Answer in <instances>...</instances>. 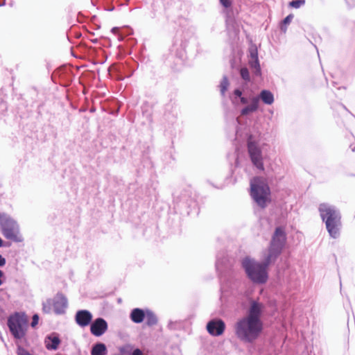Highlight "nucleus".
<instances>
[{
    "mask_svg": "<svg viewBox=\"0 0 355 355\" xmlns=\"http://www.w3.org/2000/svg\"><path fill=\"white\" fill-rule=\"evenodd\" d=\"M286 242V234L283 227L279 226L275 230L268 248L263 252L262 260L257 261L248 256L241 261L246 277L252 283L263 284L268 279V267L275 263L282 253Z\"/></svg>",
    "mask_w": 355,
    "mask_h": 355,
    "instance_id": "nucleus-1",
    "label": "nucleus"
},
{
    "mask_svg": "<svg viewBox=\"0 0 355 355\" xmlns=\"http://www.w3.org/2000/svg\"><path fill=\"white\" fill-rule=\"evenodd\" d=\"M264 304L258 300L250 301L246 314L239 318L233 326L236 338L244 344H253L261 336L264 324L262 315Z\"/></svg>",
    "mask_w": 355,
    "mask_h": 355,
    "instance_id": "nucleus-2",
    "label": "nucleus"
},
{
    "mask_svg": "<svg viewBox=\"0 0 355 355\" xmlns=\"http://www.w3.org/2000/svg\"><path fill=\"white\" fill-rule=\"evenodd\" d=\"M318 211L329 236L338 239L340 236L342 228V216L340 210L333 205L323 202L319 205Z\"/></svg>",
    "mask_w": 355,
    "mask_h": 355,
    "instance_id": "nucleus-3",
    "label": "nucleus"
},
{
    "mask_svg": "<svg viewBox=\"0 0 355 355\" xmlns=\"http://www.w3.org/2000/svg\"><path fill=\"white\" fill-rule=\"evenodd\" d=\"M261 132L259 130H255L253 128V131H249L247 133V149L253 166L259 171H264L263 159L262 154V149L260 146Z\"/></svg>",
    "mask_w": 355,
    "mask_h": 355,
    "instance_id": "nucleus-4",
    "label": "nucleus"
},
{
    "mask_svg": "<svg viewBox=\"0 0 355 355\" xmlns=\"http://www.w3.org/2000/svg\"><path fill=\"white\" fill-rule=\"evenodd\" d=\"M7 326L10 334L15 340L24 339L28 329V318L24 311H15L7 319Z\"/></svg>",
    "mask_w": 355,
    "mask_h": 355,
    "instance_id": "nucleus-5",
    "label": "nucleus"
},
{
    "mask_svg": "<svg viewBox=\"0 0 355 355\" xmlns=\"http://www.w3.org/2000/svg\"><path fill=\"white\" fill-rule=\"evenodd\" d=\"M0 228L6 239L15 243H21L24 241L17 222L9 214L0 213Z\"/></svg>",
    "mask_w": 355,
    "mask_h": 355,
    "instance_id": "nucleus-6",
    "label": "nucleus"
},
{
    "mask_svg": "<svg viewBox=\"0 0 355 355\" xmlns=\"http://www.w3.org/2000/svg\"><path fill=\"white\" fill-rule=\"evenodd\" d=\"M260 101L266 105H271L274 102V95L270 90H261L258 96L254 95L251 103L240 110V116H247L256 112L259 109Z\"/></svg>",
    "mask_w": 355,
    "mask_h": 355,
    "instance_id": "nucleus-7",
    "label": "nucleus"
},
{
    "mask_svg": "<svg viewBox=\"0 0 355 355\" xmlns=\"http://www.w3.org/2000/svg\"><path fill=\"white\" fill-rule=\"evenodd\" d=\"M251 196L254 202L261 208L267 206L270 193L268 185L259 180H254L250 184Z\"/></svg>",
    "mask_w": 355,
    "mask_h": 355,
    "instance_id": "nucleus-8",
    "label": "nucleus"
},
{
    "mask_svg": "<svg viewBox=\"0 0 355 355\" xmlns=\"http://www.w3.org/2000/svg\"><path fill=\"white\" fill-rule=\"evenodd\" d=\"M254 94L247 89L245 84L235 87L229 94V98L234 107L248 105L252 102Z\"/></svg>",
    "mask_w": 355,
    "mask_h": 355,
    "instance_id": "nucleus-9",
    "label": "nucleus"
},
{
    "mask_svg": "<svg viewBox=\"0 0 355 355\" xmlns=\"http://www.w3.org/2000/svg\"><path fill=\"white\" fill-rule=\"evenodd\" d=\"M174 203L178 209L184 210L187 214H189L192 208H195L197 205L187 191H183L179 196L175 197Z\"/></svg>",
    "mask_w": 355,
    "mask_h": 355,
    "instance_id": "nucleus-10",
    "label": "nucleus"
},
{
    "mask_svg": "<svg viewBox=\"0 0 355 355\" xmlns=\"http://www.w3.org/2000/svg\"><path fill=\"white\" fill-rule=\"evenodd\" d=\"M169 55L166 58V60L173 61L175 58L177 60V64H182L186 58L185 44L180 42V43L175 40L173 45L169 49ZM173 62H175L173 60Z\"/></svg>",
    "mask_w": 355,
    "mask_h": 355,
    "instance_id": "nucleus-11",
    "label": "nucleus"
},
{
    "mask_svg": "<svg viewBox=\"0 0 355 355\" xmlns=\"http://www.w3.org/2000/svg\"><path fill=\"white\" fill-rule=\"evenodd\" d=\"M232 265L225 252L216 255V269L220 279L230 271Z\"/></svg>",
    "mask_w": 355,
    "mask_h": 355,
    "instance_id": "nucleus-12",
    "label": "nucleus"
},
{
    "mask_svg": "<svg viewBox=\"0 0 355 355\" xmlns=\"http://www.w3.org/2000/svg\"><path fill=\"white\" fill-rule=\"evenodd\" d=\"M225 322L220 318L210 320L206 326L208 333L213 336L222 335L225 331Z\"/></svg>",
    "mask_w": 355,
    "mask_h": 355,
    "instance_id": "nucleus-13",
    "label": "nucleus"
},
{
    "mask_svg": "<svg viewBox=\"0 0 355 355\" xmlns=\"http://www.w3.org/2000/svg\"><path fill=\"white\" fill-rule=\"evenodd\" d=\"M51 300L55 314L62 315L65 313L68 306V300L63 293H58Z\"/></svg>",
    "mask_w": 355,
    "mask_h": 355,
    "instance_id": "nucleus-14",
    "label": "nucleus"
},
{
    "mask_svg": "<svg viewBox=\"0 0 355 355\" xmlns=\"http://www.w3.org/2000/svg\"><path fill=\"white\" fill-rule=\"evenodd\" d=\"M249 57V65L252 69L254 75L256 76H261V70L258 58V51L255 46L250 47Z\"/></svg>",
    "mask_w": 355,
    "mask_h": 355,
    "instance_id": "nucleus-15",
    "label": "nucleus"
},
{
    "mask_svg": "<svg viewBox=\"0 0 355 355\" xmlns=\"http://www.w3.org/2000/svg\"><path fill=\"white\" fill-rule=\"evenodd\" d=\"M107 322L103 318H97L90 323V331L92 335L100 337L107 330Z\"/></svg>",
    "mask_w": 355,
    "mask_h": 355,
    "instance_id": "nucleus-16",
    "label": "nucleus"
},
{
    "mask_svg": "<svg viewBox=\"0 0 355 355\" xmlns=\"http://www.w3.org/2000/svg\"><path fill=\"white\" fill-rule=\"evenodd\" d=\"M76 322L81 327H85L92 321V314L85 309L79 310L75 315Z\"/></svg>",
    "mask_w": 355,
    "mask_h": 355,
    "instance_id": "nucleus-17",
    "label": "nucleus"
},
{
    "mask_svg": "<svg viewBox=\"0 0 355 355\" xmlns=\"http://www.w3.org/2000/svg\"><path fill=\"white\" fill-rule=\"evenodd\" d=\"M61 343L59 334L56 332L51 333L44 338V345L48 350H56Z\"/></svg>",
    "mask_w": 355,
    "mask_h": 355,
    "instance_id": "nucleus-18",
    "label": "nucleus"
},
{
    "mask_svg": "<svg viewBox=\"0 0 355 355\" xmlns=\"http://www.w3.org/2000/svg\"><path fill=\"white\" fill-rule=\"evenodd\" d=\"M146 318V309L135 308L130 313V320L136 324L141 323Z\"/></svg>",
    "mask_w": 355,
    "mask_h": 355,
    "instance_id": "nucleus-19",
    "label": "nucleus"
},
{
    "mask_svg": "<svg viewBox=\"0 0 355 355\" xmlns=\"http://www.w3.org/2000/svg\"><path fill=\"white\" fill-rule=\"evenodd\" d=\"M90 353L91 355H107V349L105 343L97 342L92 345Z\"/></svg>",
    "mask_w": 355,
    "mask_h": 355,
    "instance_id": "nucleus-20",
    "label": "nucleus"
},
{
    "mask_svg": "<svg viewBox=\"0 0 355 355\" xmlns=\"http://www.w3.org/2000/svg\"><path fill=\"white\" fill-rule=\"evenodd\" d=\"M118 71V79L123 80L125 78H130L134 73V69H130L127 65H121L117 69Z\"/></svg>",
    "mask_w": 355,
    "mask_h": 355,
    "instance_id": "nucleus-21",
    "label": "nucleus"
},
{
    "mask_svg": "<svg viewBox=\"0 0 355 355\" xmlns=\"http://www.w3.org/2000/svg\"><path fill=\"white\" fill-rule=\"evenodd\" d=\"M141 112L144 116H145L149 122L153 121V106L150 103L147 101L143 103L141 107Z\"/></svg>",
    "mask_w": 355,
    "mask_h": 355,
    "instance_id": "nucleus-22",
    "label": "nucleus"
},
{
    "mask_svg": "<svg viewBox=\"0 0 355 355\" xmlns=\"http://www.w3.org/2000/svg\"><path fill=\"white\" fill-rule=\"evenodd\" d=\"M146 318V324L148 327H153V326L157 324V323L158 322V319H157V317L155 315V313L153 311H151L148 309H146V318Z\"/></svg>",
    "mask_w": 355,
    "mask_h": 355,
    "instance_id": "nucleus-23",
    "label": "nucleus"
},
{
    "mask_svg": "<svg viewBox=\"0 0 355 355\" xmlns=\"http://www.w3.org/2000/svg\"><path fill=\"white\" fill-rule=\"evenodd\" d=\"M293 17L294 15L293 14H289L280 22L279 28L282 33H286L287 31V26L291 24Z\"/></svg>",
    "mask_w": 355,
    "mask_h": 355,
    "instance_id": "nucleus-24",
    "label": "nucleus"
},
{
    "mask_svg": "<svg viewBox=\"0 0 355 355\" xmlns=\"http://www.w3.org/2000/svg\"><path fill=\"white\" fill-rule=\"evenodd\" d=\"M230 85L229 80L226 76H224L220 83V92L223 97L225 96V93Z\"/></svg>",
    "mask_w": 355,
    "mask_h": 355,
    "instance_id": "nucleus-25",
    "label": "nucleus"
},
{
    "mask_svg": "<svg viewBox=\"0 0 355 355\" xmlns=\"http://www.w3.org/2000/svg\"><path fill=\"white\" fill-rule=\"evenodd\" d=\"M159 10L155 2L152 3L150 10L148 13V17L151 19H157L159 17Z\"/></svg>",
    "mask_w": 355,
    "mask_h": 355,
    "instance_id": "nucleus-26",
    "label": "nucleus"
},
{
    "mask_svg": "<svg viewBox=\"0 0 355 355\" xmlns=\"http://www.w3.org/2000/svg\"><path fill=\"white\" fill-rule=\"evenodd\" d=\"M52 300L51 299H47L42 303V311L45 313H50L52 311Z\"/></svg>",
    "mask_w": 355,
    "mask_h": 355,
    "instance_id": "nucleus-27",
    "label": "nucleus"
},
{
    "mask_svg": "<svg viewBox=\"0 0 355 355\" xmlns=\"http://www.w3.org/2000/svg\"><path fill=\"white\" fill-rule=\"evenodd\" d=\"M240 76L241 78L246 82H249L250 80V73L246 67H243L240 69Z\"/></svg>",
    "mask_w": 355,
    "mask_h": 355,
    "instance_id": "nucleus-28",
    "label": "nucleus"
},
{
    "mask_svg": "<svg viewBox=\"0 0 355 355\" xmlns=\"http://www.w3.org/2000/svg\"><path fill=\"white\" fill-rule=\"evenodd\" d=\"M305 4V0H293L289 2V6L294 8H299Z\"/></svg>",
    "mask_w": 355,
    "mask_h": 355,
    "instance_id": "nucleus-29",
    "label": "nucleus"
},
{
    "mask_svg": "<svg viewBox=\"0 0 355 355\" xmlns=\"http://www.w3.org/2000/svg\"><path fill=\"white\" fill-rule=\"evenodd\" d=\"M16 353L17 355H33L21 345L17 346Z\"/></svg>",
    "mask_w": 355,
    "mask_h": 355,
    "instance_id": "nucleus-30",
    "label": "nucleus"
},
{
    "mask_svg": "<svg viewBox=\"0 0 355 355\" xmlns=\"http://www.w3.org/2000/svg\"><path fill=\"white\" fill-rule=\"evenodd\" d=\"M39 319H40V317H39L38 314H37V313L33 314V315L32 317V321L31 322V326L33 328L35 327L38 324Z\"/></svg>",
    "mask_w": 355,
    "mask_h": 355,
    "instance_id": "nucleus-31",
    "label": "nucleus"
},
{
    "mask_svg": "<svg viewBox=\"0 0 355 355\" xmlns=\"http://www.w3.org/2000/svg\"><path fill=\"white\" fill-rule=\"evenodd\" d=\"M221 5L225 8H229L231 6L230 0H219Z\"/></svg>",
    "mask_w": 355,
    "mask_h": 355,
    "instance_id": "nucleus-32",
    "label": "nucleus"
},
{
    "mask_svg": "<svg viewBox=\"0 0 355 355\" xmlns=\"http://www.w3.org/2000/svg\"><path fill=\"white\" fill-rule=\"evenodd\" d=\"M6 279L5 273L3 270H0V286H1Z\"/></svg>",
    "mask_w": 355,
    "mask_h": 355,
    "instance_id": "nucleus-33",
    "label": "nucleus"
},
{
    "mask_svg": "<svg viewBox=\"0 0 355 355\" xmlns=\"http://www.w3.org/2000/svg\"><path fill=\"white\" fill-rule=\"evenodd\" d=\"M6 263V259L1 254H0V267H3Z\"/></svg>",
    "mask_w": 355,
    "mask_h": 355,
    "instance_id": "nucleus-34",
    "label": "nucleus"
},
{
    "mask_svg": "<svg viewBox=\"0 0 355 355\" xmlns=\"http://www.w3.org/2000/svg\"><path fill=\"white\" fill-rule=\"evenodd\" d=\"M105 10L107 11H113L114 10V6L112 5L107 4L105 6Z\"/></svg>",
    "mask_w": 355,
    "mask_h": 355,
    "instance_id": "nucleus-35",
    "label": "nucleus"
},
{
    "mask_svg": "<svg viewBox=\"0 0 355 355\" xmlns=\"http://www.w3.org/2000/svg\"><path fill=\"white\" fill-rule=\"evenodd\" d=\"M175 323L173 322H170L168 324V327L171 329H174V326H175Z\"/></svg>",
    "mask_w": 355,
    "mask_h": 355,
    "instance_id": "nucleus-36",
    "label": "nucleus"
},
{
    "mask_svg": "<svg viewBox=\"0 0 355 355\" xmlns=\"http://www.w3.org/2000/svg\"><path fill=\"white\" fill-rule=\"evenodd\" d=\"M3 246H10V245H4V241L3 239L0 237V248Z\"/></svg>",
    "mask_w": 355,
    "mask_h": 355,
    "instance_id": "nucleus-37",
    "label": "nucleus"
},
{
    "mask_svg": "<svg viewBox=\"0 0 355 355\" xmlns=\"http://www.w3.org/2000/svg\"><path fill=\"white\" fill-rule=\"evenodd\" d=\"M117 31H118V28H116V27H114V28H112V30H111V31H112V33H115V32H116Z\"/></svg>",
    "mask_w": 355,
    "mask_h": 355,
    "instance_id": "nucleus-38",
    "label": "nucleus"
},
{
    "mask_svg": "<svg viewBox=\"0 0 355 355\" xmlns=\"http://www.w3.org/2000/svg\"><path fill=\"white\" fill-rule=\"evenodd\" d=\"M119 351L121 353H125V348L122 347L119 349Z\"/></svg>",
    "mask_w": 355,
    "mask_h": 355,
    "instance_id": "nucleus-39",
    "label": "nucleus"
},
{
    "mask_svg": "<svg viewBox=\"0 0 355 355\" xmlns=\"http://www.w3.org/2000/svg\"><path fill=\"white\" fill-rule=\"evenodd\" d=\"M5 5V1L0 3V6H3Z\"/></svg>",
    "mask_w": 355,
    "mask_h": 355,
    "instance_id": "nucleus-40",
    "label": "nucleus"
},
{
    "mask_svg": "<svg viewBox=\"0 0 355 355\" xmlns=\"http://www.w3.org/2000/svg\"><path fill=\"white\" fill-rule=\"evenodd\" d=\"M341 106H342V107H343L345 110L348 111V110H347V107H346L344 105H341Z\"/></svg>",
    "mask_w": 355,
    "mask_h": 355,
    "instance_id": "nucleus-41",
    "label": "nucleus"
},
{
    "mask_svg": "<svg viewBox=\"0 0 355 355\" xmlns=\"http://www.w3.org/2000/svg\"><path fill=\"white\" fill-rule=\"evenodd\" d=\"M130 0H125V5H127L128 3Z\"/></svg>",
    "mask_w": 355,
    "mask_h": 355,
    "instance_id": "nucleus-42",
    "label": "nucleus"
},
{
    "mask_svg": "<svg viewBox=\"0 0 355 355\" xmlns=\"http://www.w3.org/2000/svg\"><path fill=\"white\" fill-rule=\"evenodd\" d=\"M236 121L239 123V118L236 119Z\"/></svg>",
    "mask_w": 355,
    "mask_h": 355,
    "instance_id": "nucleus-43",
    "label": "nucleus"
},
{
    "mask_svg": "<svg viewBox=\"0 0 355 355\" xmlns=\"http://www.w3.org/2000/svg\"><path fill=\"white\" fill-rule=\"evenodd\" d=\"M55 355H61V354H56Z\"/></svg>",
    "mask_w": 355,
    "mask_h": 355,
    "instance_id": "nucleus-44",
    "label": "nucleus"
}]
</instances>
